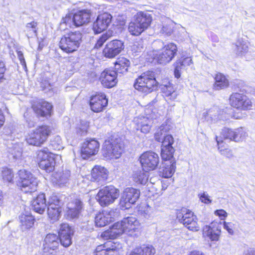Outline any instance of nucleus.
<instances>
[{"instance_id": "nucleus-1", "label": "nucleus", "mask_w": 255, "mask_h": 255, "mask_svg": "<svg viewBox=\"0 0 255 255\" xmlns=\"http://www.w3.org/2000/svg\"><path fill=\"white\" fill-rule=\"evenodd\" d=\"M140 224L134 217L125 218L121 222L113 225L109 230L103 232L101 236L105 239H114L125 233L128 236H135L139 230Z\"/></svg>"}, {"instance_id": "nucleus-2", "label": "nucleus", "mask_w": 255, "mask_h": 255, "mask_svg": "<svg viewBox=\"0 0 255 255\" xmlns=\"http://www.w3.org/2000/svg\"><path fill=\"white\" fill-rule=\"evenodd\" d=\"M157 85L154 72L150 71L143 73L136 79L134 84L135 89L146 93L156 90Z\"/></svg>"}, {"instance_id": "nucleus-3", "label": "nucleus", "mask_w": 255, "mask_h": 255, "mask_svg": "<svg viewBox=\"0 0 255 255\" xmlns=\"http://www.w3.org/2000/svg\"><path fill=\"white\" fill-rule=\"evenodd\" d=\"M82 34L79 31L71 32L63 35L59 42L60 48L67 53L76 51L82 41Z\"/></svg>"}, {"instance_id": "nucleus-4", "label": "nucleus", "mask_w": 255, "mask_h": 255, "mask_svg": "<svg viewBox=\"0 0 255 255\" xmlns=\"http://www.w3.org/2000/svg\"><path fill=\"white\" fill-rule=\"evenodd\" d=\"M151 21L152 17L149 13L138 12L135 15L134 21L129 23L128 31L133 35H139L148 27Z\"/></svg>"}, {"instance_id": "nucleus-5", "label": "nucleus", "mask_w": 255, "mask_h": 255, "mask_svg": "<svg viewBox=\"0 0 255 255\" xmlns=\"http://www.w3.org/2000/svg\"><path fill=\"white\" fill-rule=\"evenodd\" d=\"M17 174L19 186L22 191L25 193H31L36 190L37 179L29 171L23 168L18 171Z\"/></svg>"}, {"instance_id": "nucleus-6", "label": "nucleus", "mask_w": 255, "mask_h": 255, "mask_svg": "<svg viewBox=\"0 0 255 255\" xmlns=\"http://www.w3.org/2000/svg\"><path fill=\"white\" fill-rule=\"evenodd\" d=\"M177 51V46L173 43H170L165 45L160 51L153 50L150 55L158 63L166 64L173 59Z\"/></svg>"}, {"instance_id": "nucleus-7", "label": "nucleus", "mask_w": 255, "mask_h": 255, "mask_svg": "<svg viewBox=\"0 0 255 255\" xmlns=\"http://www.w3.org/2000/svg\"><path fill=\"white\" fill-rule=\"evenodd\" d=\"M221 138H219L218 136L216 137V141L219 145L218 149L220 152L222 154L225 155V152L226 151L220 149V147L219 146L220 144H221L223 142L222 138L238 142L244 139L248 134L243 128H238L234 130L228 128H224L221 132Z\"/></svg>"}, {"instance_id": "nucleus-8", "label": "nucleus", "mask_w": 255, "mask_h": 255, "mask_svg": "<svg viewBox=\"0 0 255 255\" xmlns=\"http://www.w3.org/2000/svg\"><path fill=\"white\" fill-rule=\"evenodd\" d=\"M50 132L49 127L39 126L29 134L26 138L27 142L30 145L40 146L46 140Z\"/></svg>"}, {"instance_id": "nucleus-9", "label": "nucleus", "mask_w": 255, "mask_h": 255, "mask_svg": "<svg viewBox=\"0 0 255 255\" xmlns=\"http://www.w3.org/2000/svg\"><path fill=\"white\" fill-rule=\"evenodd\" d=\"M123 150L120 139L106 140L102 148V154L107 159L119 158Z\"/></svg>"}, {"instance_id": "nucleus-10", "label": "nucleus", "mask_w": 255, "mask_h": 255, "mask_svg": "<svg viewBox=\"0 0 255 255\" xmlns=\"http://www.w3.org/2000/svg\"><path fill=\"white\" fill-rule=\"evenodd\" d=\"M119 195V190L114 186H106L99 191L96 199L102 206H107L113 203Z\"/></svg>"}, {"instance_id": "nucleus-11", "label": "nucleus", "mask_w": 255, "mask_h": 255, "mask_svg": "<svg viewBox=\"0 0 255 255\" xmlns=\"http://www.w3.org/2000/svg\"><path fill=\"white\" fill-rule=\"evenodd\" d=\"M177 218L189 230L193 231H197L199 230L200 227L197 223L196 217L189 210L182 209L181 211L178 212Z\"/></svg>"}, {"instance_id": "nucleus-12", "label": "nucleus", "mask_w": 255, "mask_h": 255, "mask_svg": "<svg viewBox=\"0 0 255 255\" xmlns=\"http://www.w3.org/2000/svg\"><path fill=\"white\" fill-rule=\"evenodd\" d=\"M39 166L47 172H52L54 169L55 162L54 155L48 151L47 148L39 150L37 154Z\"/></svg>"}, {"instance_id": "nucleus-13", "label": "nucleus", "mask_w": 255, "mask_h": 255, "mask_svg": "<svg viewBox=\"0 0 255 255\" xmlns=\"http://www.w3.org/2000/svg\"><path fill=\"white\" fill-rule=\"evenodd\" d=\"M231 105L237 109L248 110L252 109V102L246 95L239 93H233L230 98Z\"/></svg>"}, {"instance_id": "nucleus-14", "label": "nucleus", "mask_w": 255, "mask_h": 255, "mask_svg": "<svg viewBox=\"0 0 255 255\" xmlns=\"http://www.w3.org/2000/svg\"><path fill=\"white\" fill-rule=\"evenodd\" d=\"M140 195L139 190L133 188H127L121 198L120 205L123 209H129L134 204Z\"/></svg>"}, {"instance_id": "nucleus-15", "label": "nucleus", "mask_w": 255, "mask_h": 255, "mask_svg": "<svg viewBox=\"0 0 255 255\" xmlns=\"http://www.w3.org/2000/svg\"><path fill=\"white\" fill-rule=\"evenodd\" d=\"M139 161L143 170H153L155 169L159 163V157L158 154L154 152L146 151L140 155Z\"/></svg>"}, {"instance_id": "nucleus-16", "label": "nucleus", "mask_w": 255, "mask_h": 255, "mask_svg": "<svg viewBox=\"0 0 255 255\" xmlns=\"http://www.w3.org/2000/svg\"><path fill=\"white\" fill-rule=\"evenodd\" d=\"M122 248V245L119 243L108 241L98 246L94 255H120Z\"/></svg>"}, {"instance_id": "nucleus-17", "label": "nucleus", "mask_w": 255, "mask_h": 255, "mask_svg": "<svg viewBox=\"0 0 255 255\" xmlns=\"http://www.w3.org/2000/svg\"><path fill=\"white\" fill-rule=\"evenodd\" d=\"M124 49V42L120 40L115 39L107 43L103 53L106 57L113 58L119 55Z\"/></svg>"}, {"instance_id": "nucleus-18", "label": "nucleus", "mask_w": 255, "mask_h": 255, "mask_svg": "<svg viewBox=\"0 0 255 255\" xmlns=\"http://www.w3.org/2000/svg\"><path fill=\"white\" fill-rule=\"evenodd\" d=\"M99 142L95 139H86L81 146V156L87 159L91 156L96 155L99 151Z\"/></svg>"}, {"instance_id": "nucleus-19", "label": "nucleus", "mask_w": 255, "mask_h": 255, "mask_svg": "<svg viewBox=\"0 0 255 255\" xmlns=\"http://www.w3.org/2000/svg\"><path fill=\"white\" fill-rule=\"evenodd\" d=\"M59 237L56 234H49L44 239L43 252L46 255H55L59 246Z\"/></svg>"}, {"instance_id": "nucleus-20", "label": "nucleus", "mask_w": 255, "mask_h": 255, "mask_svg": "<svg viewBox=\"0 0 255 255\" xmlns=\"http://www.w3.org/2000/svg\"><path fill=\"white\" fill-rule=\"evenodd\" d=\"M112 16L109 13L105 12L99 15L93 25L95 33H100L106 29L111 23Z\"/></svg>"}, {"instance_id": "nucleus-21", "label": "nucleus", "mask_w": 255, "mask_h": 255, "mask_svg": "<svg viewBox=\"0 0 255 255\" xmlns=\"http://www.w3.org/2000/svg\"><path fill=\"white\" fill-rule=\"evenodd\" d=\"M73 234V229L68 224L63 223L60 225L59 239L63 246L68 247L71 245L72 237Z\"/></svg>"}, {"instance_id": "nucleus-22", "label": "nucleus", "mask_w": 255, "mask_h": 255, "mask_svg": "<svg viewBox=\"0 0 255 255\" xmlns=\"http://www.w3.org/2000/svg\"><path fill=\"white\" fill-rule=\"evenodd\" d=\"M108 105V99L104 93H98L91 97L90 101L91 109L95 113L102 111Z\"/></svg>"}, {"instance_id": "nucleus-23", "label": "nucleus", "mask_w": 255, "mask_h": 255, "mask_svg": "<svg viewBox=\"0 0 255 255\" xmlns=\"http://www.w3.org/2000/svg\"><path fill=\"white\" fill-rule=\"evenodd\" d=\"M100 79L102 85L106 88L113 87L118 82L116 71L109 69L101 73Z\"/></svg>"}, {"instance_id": "nucleus-24", "label": "nucleus", "mask_w": 255, "mask_h": 255, "mask_svg": "<svg viewBox=\"0 0 255 255\" xmlns=\"http://www.w3.org/2000/svg\"><path fill=\"white\" fill-rule=\"evenodd\" d=\"M133 122L136 130H139L142 133H147L150 130L152 120L148 117L140 116L135 118Z\"/></svg>"}, {"instance_id": "nucleus-25", "label": "nucleus", "mask_w": 255, "mask_h": 255, "mask_svg": "<svg viewBox=\"0 0 255 255\" xmlns=\"http://www.w3.org/2000/svg\"><path fill=\"white\" fill-rule=\"evenodd\" d=\"M114 213L111 210H105L97 214L95 218L96 226L104 227L112 221Z\"/></svg>"}, {"instance_id": "nucleus-26", "label": "nucleus", "mask_w": 255, "mask_h": 255, "mask_svg": "<svg viewBox=\"0 0 255 255\" xmlns=\"http://www.w3.org/2000/svg\"><path fill=\"white\" fill-rule=\"evenodd\" d=\"M91 16V11L88 9H83L77 11L74 14L75 26L79 27L89 23L90 21Z\"/></svg>"}, {"instance_id": "nucleus-27", "label": "nucleus", "mask_w": 255, "mask_h": 255, "mask_svg": "<svg viewBox=\"0 0 255 255\" xmlns=\"http://www.w3.org/2000/svg\"><path fill=\"white\" fill-rule=\"evenodd\" d=\"M32 107L34 112L41 117L50 115L52 108L51 104L45 101L39 102Z\"/></svg>"}, {"instance_id": "nucleus-28", "label": "nucleus", "mask_w": 255, "mask_h": 255, "mask_svg": "<svg viewBox=\"0 0 255 255\" xmlns=\"http://www.w3.org/2000/svg\"><path fill=\"white\" fill-rule=\"evenodd\" d=\"M82 208L83 203L82 201L78 199H76L68 204L67 214L72 218H76L79 215Z\"/></svg>"}, {"instance_id": "nucleus-29", "label": "nucleus", "mask_w": 255, "mask_h": 255, "mask_svg": "<svg viewBox=\"0 0 255 255\" xmlns=\"http://www.w3.org/2000/svg\"><path fill=\"white\" fill-rule=\"evenodd\" d=\"M91 175L92 178L95 181H105L108 176V171L105 167L96 165L93 168Z\"/></svg>"}, {"instance_id": "nucleus-30", "label": "nucleus", "mask_w": 255, "mask_h": 255, "mask_svg": "<svg viewBox=\"0 0 255 255\" xmlns=\"http://www.w3.org/2000/svg\"><path fill=\"white\" fill-rule=\"evenodd\" d=\"M46 206L45 196L44 194H39L32 203L33 210L40 214L44 212Z\"/></svg>"}, {"instance_id": "nucleus-31", "label": "nucleus", "mask_w": 255, "mask_h": 255, "mask_svg": "<svg viewBox=\"0 0 255 255\" xmlns=\"http://www.w3.org/2000/svg\"><path fill=\"white\" fill-rule=\"evenodd\" d=\"M175 162L168 161L162 163L159 168V175L164 178L171 177L175 172Z\"/></svg>"}, {"instance_id": "nucleus-32", "label": "nucleus", "mask_w": 255, "mask_h": 255, "mask_svg": "<svg viewBox=\"0 0 255 255\" xmlns=\"http://www.w3.org/2000/svg\"><path fill=\"white\" fill-rule=\"evenodd\" d=\"M155 249L150 245H143L132 250L128 255H154Z\"/></svg>"}, {"instance_id": "nucleus-33", "label": "nucleus", "mask_w": 255, "mask_h": 255, "mask_svg": "<svg viewBox=\"0 0 255 255\" xmlns=\"http://www.w3.org/2000/svg\"><path fill=\"white\" fill-rule=\"evenodd\" d=\"M192 63V60L190 57L182 58L179 61H177L175 64V77L177 78H179L180 77L181 70L186 67L190 66Z\"/></svg>"}, {"instance_id": "nucleus-34", "label": "nucleus", "mask_w": 255, "mask_h": 255, "mask_svg": "<svg viewBox=\"0 0 255 255\" xmlns=\"http://www.w3.org/2000/svg\"><path fill=\"white\" fill-rule=\"evenodd\" d=\"M21 229L24 231L30 229L33 225L35 219L30 214H21L19 216Z\"/></svg>"}, {"instance_id": "nucleus-35", "label": "nucleus", "mask_w": 255, "mask_h": 255, "mask_svg": "<svg viewBox=\"0 0 255 255\" xmlns=\"http://www.w3.org/2000/svg\"><path fill=\"white\" fill-rule=\"evenodd\" d=\"M220 230L218 228L205 226L203 229V235L212 241H217L220 235Z\"/></svg>"}, {"instance_id": "nucleus-36", "label": "nucleus", "mask_w": 255, "mask_h": 255, "mask_svg": "<svg viewBox=\"0 0 255 255\" xmlns=\"http://www.w3.org/2000/svg\"><path fill=\"white\" fill-rule=\"evenodd\" d=\"M221 111L217 107H213L208 111L203 113V115L207 121H215L221 119Z\"/></svg>"}, {"instance_id": "nucleus-37", "label": "nucleus", "mask_w": 255, "mask_h": 255, "mask_svg": "<svg viewBox=\"0 0 255 255\" xmlns=\"http://www.w3.org/2000/svg\"><path fill=\"white\" fill-rule=\"evenodd\" d=\"M214 88L216 90L225 89L229 86V81L226 77L221 73H218L215 78Z\"/></svg>"}, {"instance_id": "nucleus-38", "label": "nucleus", "mask_w": 255, "mask_h": 255, "mask_svg": "<svg viewBox=\"0 0 255 255\" xmlns=\"http://www.w3.org/2000/svg\"><path fill=\"white\" fill-rule=\"evenodd\" d=\"M145 170H138L134 171L132 174V178L137 183L144 185L148 179V173L145 172Z\"/></svg>"}, {"instance_id": "nucleus-39", "label": "nucleus", "mask_w": 255, "mask_h": 255, "mask_svg": "<svg viewBox=\"0 0 255 255\" xmlns=\"http://www.w3.org/2000/svg\"><path fill=\"white\" fill-rule=\"evenodd\" d=\"M129 64L130 62L125 57H121L116 61L115 68L119 73H124L127 72Z\"/></svg>"}, {"instance_id": "nucleus-40", "label": "nucleus", "mask_w": 255, "mask_h": 255, "mask_svg": "<svg viewBox=\"0 0 255 255\" xmlns=\"http://www.w3.org/2000/svg\"><path fill=\"white\" fill-rule=\"evenodd\" d=\"M174 151L172 146H167V147H161V156L162 159L166 161L175 162L173 159V154Z\"/></svg>"}, {"instance_id": "nucleus-41", "label": "nucleus", "mask_w": 255, "mask_h": 255, "mask_svg": "<svg viewBox=\"0 0 255 255\" xmlns=\"http://www.w3.org/2000/svg\"><path fill=\"white\" fill-rule=\"evenodd\" d=\"M170 130L169 126L167 124H162L157 129V131L154 134L155 140L158 142H161L164 138V136H166V132Z\"/></svg>"}, {"instance_id": "nucleus-42", "label": "nucleus", "mask_w": 255, "mask_h": 255, "mask_svg": "<svg viewBox=\"0 0 255 255\" xmlns=\"http://www.w3.org/2000/svg\"><path fill=\"white\" fill-rule=\"evenodd\" d=\"M71 176L70 171L69 170H65L62 172L56 173L55 178L56 179L59 184L66 183L69 180Z\"/></svg>"}, {"instance_id": "nucleus-43", "label": "nucleus", "mask_w": 255, "mask_h": 255, "mask_svg": "<svg viewBox=\"0 0 255 255\" xmlns=\"http://www.w3.org/2000/svg\"><path fill=\"white\" fill-rule=\"evenodd\" d=\"M237 54L239 55H243L248 51L249 43L242 39H240L236 43Z\"/></svg>"}, {"instance_id": "nucleus-44", "label": "nucleus", "mask_w": 255, "mask_h": 255, "mask_svg": "<svg viewBox=\"0 0 255 255\" xmlns=\"http://www.w3.org/2000/svg\"><path fill=\"white\" fill-rule=\"evenodd\" d=\"M164 22L161 31L167 35H170L173 31L174 23L170 19L166 17L163 18Z\"/></svg>"}, {"instance_id": "nucleus-45", "label": "nucleus", "mask_w": 255, "mask_h": 255, "mask_svg": "<svg viewBox=\"0 0 255 255\" xmlns=\"http://www.w3.org/2000/svg\"><path fill=\"white\" fill-rule=\"evenodd\" d=\"M47 210H53L52 208L61 209V202L56 195H53L49 198L47 204Z\"/></svg>"}, {"instance_id": "nucleus-46", "label": "nucleus", "mask_w": 255, "mask_h": 255, "mask_svg": "<svg viewBox=\"0 0 255 255\" xmlns=\"http://www.w3.org/2000/svg\"><path fill=\"white\" fill-rule=\"evenodd\" d=\"M89 127V124L87 121H81L76 127V132L80 135H85L87 133Z\"/></svg>"}, {"instance_id": "nucleus-47", "label": "nucleus", "mask_w": 255, "mask_h": 255, "mask_svg": "<svg viewBox=\"0 0 255 255\" xmlns=\"http://www.w3.org/2000/svg\"><path fill=\"white\" fill-rule=\"evenodd\" d=\"M113 35V31L112 30H108L105 33L103 34L98 39L95 45V48L98 49L101 47L104 43Z\"/></svg>"}, {"instance_id": "nucleus-48", "label": "nucleus", "mask_w": 255, "mask_h": 255, "mask_svg": "<svg viewBox=\"0 0 255 255\" xmlns=\"http://www.w3.org/2000/svg\"><path fill=\"white\" fill-rule=\"evenodd\" d=\"M113 35V31L112 30H108L105 33L103 34L98 39L95 45V48L98 49L101 47L104 43Z\"/></svg>"}, {"instance_id": "nucleus-49", "label": "nucleus", "mask_w": 255, "mask_h": 255, "mask_svg": "<svg viewBox=\"0 0 255 255\" xmlns=\"http://www.w3.org/2000/svg\"><path fill=\"white\" fill-rule=\"evenodd\" d=\"M37 26V22L34 21L26 24L25 31L26 32L28 37L36 35Z\"/></svg>"}, {"instance_id": "nucleus-50", "label": "nucleus", "mask_w": 255, "mask_h": 255, "mask_svg": "<svg viewBox=\"0 0 255 255\" xmlns=\"http://www.w3.org/2000/svg\"><path fill=\"white\" fill-rule=\"evenodd\" d=\"M53 210H47V214L49 218L52 222L57 221L60 217L61 212V209L52 208Z\"/></svg>"}, {"instance_id": "nucleus-51", "label": "nucleus", "mask_w": 255, "mask_h": 255, "mask_svg": "<svg viewBox=\"0 0 255 255\" xmlns=\"http://www.w3.org/2000/svg\"><path fill=\"white\" fill-rule=\"evenodd\" d=\"M64 24L70 28L75 26V21H74V15L68 14L63 17L62 19L61 24Z\"/></svg>"}, {"instance_id": "nucleus-52", "label": "nucleus", "mask_w": 255, "mask_h": 255, "mask_svg": "<svg viewBox=\"0 0 255 255\" xmlns=\"http://www.w3.org/2000/svg\"><path fill=\"white\" fill-rule=\"evenodd\" d=\"M50 145L54 149L57 150H60L63 148L62 140L59 136L54 137V138L51 140Z\"/></svg>"}, {"instance_id": "nucleus-53", "label": "nucleus", "mask_w": 255, "mask_h": 255, "mask_svg": "<svg viewBox=\"0 0 255 255\" xmlns=\"http://www.w3.org/2000/svg\"><path fill=\"white\" fill-rule=\"evenodd\" d=\"M162 92L164 93L166 96H173L175 97L176 94L175 93L174 89L171 84L169 83L168 85H163L161 87Z\"/></svg>"}, {"instance_id": "nucleus-54", "label": "nucleus", "mask_w": 255, "mask_h": 255, "mask_svg": "<svg viewBox=\"0 0 255 255\" xmlns=\"http://www.w3.org/2000/svg\"><path fill=\"white\" fill-rule=\"evenodd\" d=\"M2 176L3 180L8 182H11L13 180V174L9 169L4 168L2 171Z\"/></svg>"}, {"instance_id": "nucleus-55", "label": "nucleus", "mask_w": 255, "mask_h": 255, "mask_svg": "<svg viewBox=\"0 0 255 255\" xmlns=\"http://www.w3.org/2000/svg\"><path fill=\"white\" fill-rule=\"evenodd\" d=\"M174 140L173 137L169 134H167L164 136V138L162 139L161 147H167V146H172V144L173 143Z\"/></svg>"}, {"instance_id": "nucleus-56", "label": "nucleus", "mask_w": 255, "mask_h": 255, "mask_svg": "<svg viewBox=\"0 0 255 255\" xmlns=\"http://www.w3.org/2000/svg\"><path fill=\"white\" fill-rule=\"evenodd\" d=\"M199 198L200 201L205 204H209L212 202V200L210 199L209 195L206 192L199 194Z\"/></svg>"}, {"instance_id": "nucleus-57", "label": "nucleus", "mask_w": 255, "mask_h": 255, "mask_svg": "<svg viewBox=\"0 0 255 255\" xmlns=\"http://www.w3.org/2000/svg\"><path fill=\"white\" fill-rule=\"evenodd\" d=\"M223 225L224 229L228 231L229 234L230 235L234 234V224L232 223L224 222Z\"/></svg>"}, {"instance_id": "nucleus-58", "label": "nucleus", "mask_w": 255, "mask_h": 255, "mask_svg": "<svg viewBox=\"0 0 255 255\" xmlns=\"http://www.w3.org/2000/svg\"><path fill=\"white\" fill-rule=\"evenodd\" d=\"M215 214L218 216L221 220H224L228 215L227 213L222 209L215 211Z\"/></svg>"}, {"instance_id": "nucleus-59", "label": "nucleus", "mask_w": 255, "mask_h": 255, "mask_svg": "<svg viewBox=\"0 0 255 255\" xmlns=\"http://www.w3.org/2000/svg\"><path fill=\"white\" fill-rule=\"evenodd\" d=\"M5 71V68L4 63L0 61V83L2 82L3 79Z\"/></svg>"}, {"instance_id": "nucleus-60", "label": "nucleus", "mask_w": 255, "mask_h": 255, "mask_svg": "<svg viewBox=\"0 0 255 255\" xmlns=\"http://www.w3.org/2000/svg\"><path fill=\"white\" fill-rule=\"evenodd\" d=\"M17 56L19 61H20L21 64L24 67L26 68V63L24 58L23 53L21 51L17 52Z\"/></svg>"}, {"instance_id": "nucleus-61", "label": "nucleus", "mask_w": 255, "mask_h": 255, "mask_svg": "<svg viewBox=\"0 0 255 255\" xmlns=\"http://www.w3.org/2000/svg\"><path fill=\"white\" fill-rule=\"evenodd\" d=\"M4 122V117L1 110L0 109V128L3 125Z\"/></svg>"}, {"instance_id": "nucleus-62", "label": "nucleus", "mask_w": 255, "mask_h": 255, "mask_svg": "<svg viewBox=\"0 0 255 255\" xmlns=\"http://www.w3.org/2000/svg\"><path fill=\"white\" fill-rule=\"evenodd\" d=\"M190 255H205L202 252L200 251H194L191 252Z\"/></svg>"}, {"instance_id": "nucleus-63", "label": "nucleus", "mask_w": 255, "mask_h": 255, "mask_svg": "<svg viewBox=\"0 0 255 255\" xmlns=\"http://www.w3.org/2000/svg\"><path fill=\"white\" fill-rule=\"evenodd\" d=\"M26 122L28 123V126L29 128H32L34 126L35 123L33 121H32L31 120H29V121H28V120H26Z\"/></svg>"}, {"instance_id": "nucleus-64", "label": "nucleus", "mask_w": 255, "mask_h": 255, "mask_svg": "<svg viewBox=\"0 0 255 255\" xmlns=\"http://www.w3.org/2000/svg\"><path fill=\"white\" fill-rule=\"evenodd\" d=\"M245 255H255V253H250L246 254Z\"/></svg>"}]
</instances>
